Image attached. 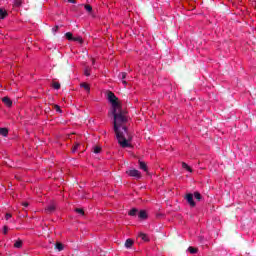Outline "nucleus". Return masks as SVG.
<instances>
[{
  "label": "nucleus",
  "instance_id": "nucleus-1",
  "mask_svg": "<svg viewBox=\"0 0 256 256\" xmlns=\"http://www.w3.org/2000/svg\"><path fill=\"white\" fill-rule=\"evenodd\" d=\"M108 101L112 105L111 114L114 117V133H116V139L123 149L131 147V143H129L131 136L127 131V126H125L129 121V117L127 113L121 110L119 99L113 92H108Z\"/></svg>",
  "mask_w": 256,
  "mask_h": 256
},
{
  "label": "nucleus",
  "instance_id": "nucleus-2",
  "mask_svg": "<svg viewBox=\"0 0 256 256\" xmlns=\"http://www.w3.org/2000/svg\"><path fill=\"white\" fill-rule=\"evenodd\" d=\"M127 175H129V177H135V179H141V172H139V170L137 169H131L126 171Z\"/></svg>",
  "mask_w": 256,
  "mask_h": 256
},
{
  "label": "nucleus",
  "instance_id": "nucleus-3",
  "mask_svg": "<svg viewBox=\"0 0 256 256\" xmlns=\"http://www.w3.org/2000/svg\"><path fill=\"white\" fill-rule=\"evenodd\" d=\"M186 201L190 207H195V201L193 200V194H187Z\"/></svg>",
  "mask_w": 256,
  "mask_h": 256
},
{
  "label": "nucleus",
  "instance_id": "nucleus-4",
  "mask_svg": "<svg viewBox=\"0 0 256 256\" xmlns=\"http://www.w3.org/2000/svg\"><path fill=\"white\" fill-rule=\"evenodd\" d=\"M2 101L4 102V105H6V107H11L13 105V101H11L10 97H3Z\"/></svg>",
  "mask_w": 256,
  "mask_h": 256
},
{
  "label": "nucleus",
  "instance_id": "nucleus-5",
  "mask_svg": "<svg viewBox=\"0 0 256 256\" xmlns=\"http://www.w3.org/2000/svg\"><path fill=\"white\" fill-rule=\"evenodd\" d=\"M119 79H121L123 85H127V81H125V79L127 78V73L126 72H122L119 74Z\"/></svg>",
  "mask_w": 256,
  "mask_h": 256
},
{
  "label": "nucleus",
  "instance_id": "nucleus-6",
  "mask_svg": "<svg viewBox=\"0 0 256 256\" xmlns=\"http://www.w3.org/2000/svg\"><path fill=\"white\" fill-rule=\"evenodd\" d=\"M53 211H55V204H51L45 209L46 213H53Z\"/></svg>",
  "mask_w": 256,
  "mask_h": 256
},
{
  "label": "nucleus",
  "instance_id": "nucleus-7",
  "mask_svg": "<svg viewBox=\"0 0 256 256\" xmlns=\"http://www.w3.org/2000/svg\"><path fill=\"white\" fill-rule=\"evenodd\" d=\"M138 217H139V219H146L147 218V212L145 210H141L138 213Z\"/></svg>",
  "mask_w": 256,
  "mask_h": 256
},
{
  "label": "nucleus",
  "instance_id": "nucleus-8",
  "mask_svg": "<svg viewBox=\"0 0 256 256\" xmlns=\"http://www.w3.org/2000/svg\"><path fill=\"white\" fill-rule=\"evenodd\" d=\"M8 134L9 130H7V128H0V135H2L3 137H7Z\"/></svg>",
  "mask_w": 256,
  "mask_h": 256
},
{
  "label": "nucleus",
  "instance_id": "nucleus-9",
  "mask_svg": "<svg viewBox=\"0 0 256 256\" xmlns=\"http://www.w3.org/2000/svg\"><path fill=\"white\" fill-rule=\"evenodd\" d=\"M182 169H186V171H189V173H193V169H191L185 162H182Z\"/></svg>",
  "mask_w": 256,
  "mask_h": 256
},
{
  "label": "nucleus",
  "instance_id": "nucleus-10",
  "mask_svg": "<svg viewBox=\"0 0 256 256\" xmlns=\"http://www.w3.org/2000/svg\"><path fill=\"white\" fill-rule=\"evenodd\" d=\"M188 251L189 253H191V255H195L196 253H199V249L193 248L192 246L188 247Z\"/></svg>",
  "mask_w": 256,
  "mask_h": 256
},
{
  "label": "nucleus",
  "instance_id": "nucleus-11",
  "mask_svg": "<svg viewBox=\"0 0 256 256\" xmlns=\"http://www.w3.org/2000/svg\"><path fill=\"white\" fill-rule=\"evenodd\" d=\"M125 247H126L127 249L133 247V240L127 239L126 242H125Z\"/></svg>",
  "mask_w": 256,
  "mask_h": 256
},
{
  "label": "nucleus",
  "instance_id": "nucleus-12",
  "mask_svg": "<svg viewBox=\"0 0 256 256\" xmlns=\"http://www.w3.org/2000/svg\"><path fill=\"white\" fill-rule=\"evenodd\" d=\"M14 247H15L16 249H21V247H23V241H21V240L16 241V242L14 243Z\"/></svg>",
  "mask_w": 256,
  "mask_h": 256
},
{
  "label": "nucleus",
  "instance_id": "nucleus-13",
  "mask_svg": "<svg viewBox=\"0 0 256 256\" xmlns=\"http://www.w3.org/2000/svg\"><path fill=\"white\" fill-rule=\"evenodd\" d=\"M139 167L142 171H147V164H145V162L139 161Z\"/></svg>",
  "mask_w": 256,
  "mask_h": 256
},
{
  "label": "nucleus",
  "instance_id": "nucleus-14",
  "mask_svg": "<svg viewBox=\"0 0 256 256\" xmlns=\"http://www.w3.org/2000/svg\"><path fill=\"white\" fill-rule=\"evenodd\" d=\"M139 210H137V208H133L132 210L129 211L128 215H130V217H135V215H137Z\"/></svg>",
  "mask_w": 256,
  "mask_h": 256
},
{
  "label": "nucleus",
  "instance_id": "nucleus-15",
  "mask_svg": "<svg viewBox=\"0 0 256 256\" xmlns=\"http://www.w3.org/2000/svg\"><path fill=\"white\" fill-rule=\"evenodd\" d=\"M138 237H140L142 241H149V237L147 236V234L139 233Z\"/></svg>",
  "mask_w": 256,
  "mask_h": 256
},
{
  "label": "nucleus",
  "instance_id": "nucleus-16",
  "mask_svg": "<svg viewBox=\"0 0 256 256\" xmlns=\"http://www.w3.org/2000/svg\"><path fill=\"white\" fill-rule=\"evenodd\" d=\"M5 17H7V11L0 8V19H5Z\"/></svg>",
  "mask_w": 256,
  "mask_h": 256
},
{
  "label": "nucleus",
  "instance_id": "nucleus-17",
  "mask_svg": "<svg viewBox=\"0 0 256 256\" xmlns=\"http://www.w3.org/2000/svg\"><path fill=\"white\" fill-rule=\"evenodd\" d=\"M84 75L86 77H89V75H91V68L89 66L85 67L84 69Z\"/></svg>",
  "mask_w": 256,
  "mask_h": 256
},
{
  "label": "nucleus",
  "instance_id": "nucleus-18",
  "mask_svg": "<svg viewBox=\"0 0 256 256\" xmlns=\"http://www.w3.org/2000/svg\"><path fill=\"white\" fill-rule=\"evenodd\" d=\"M80 87H83V89H85V91H87L88 93L89 91H91V87H89V84L82 83Z\"/></svg>",
  "mask_w": 256,
  "mask_h": 256
},
{
  "label": "nucleus",
  "instance_id": "nucleus-19",
  "mask_svg": "<svg viewBox=\"0 0 256 256\" xmlns=\"http://www.w3.org/2000/svg\"><path fill=\"white\" fill-rule=\"evenodd\" d=\"M65 37L68 39V41H73V33H71V32H67L66 34H65Z\"/></svg>",
  "mask_w": 256,
  "mask_h": 256
},
{
  "label": "nucleus",
  "instance_id": "nucleus-20",
  "mask_svg": "<svg viewBox=\"0 0 256 256\" xmlns=\"http://www.w3.org/2000/svg\"><path fill=\"white\" fill-rule=\"evenodd\" d=\"M22 3H23V0H14L15 7H21Z\"/></svg>",
  "mask_w": 256,
  "mask_h": 256
},
{
  "label": "nucleus",
  "instance_id": "nucleus-21",
  "mask_svg": "<svg viewBox=\"0 0 256 256\" xmlns=\"http://www.w3.org/2000/svg\"><path fill=\"white\" fill-rule=\"evenodd\" d=\"M72 41H77L78 43H83V38L81 36L74 37Z\"/></svg>",
  "mask_w": 256,
  "mask_h": 256
},
{
  "label": "nucleus",
  "instance_id": "nucleus-22",
  "mask_svg": "<svg viewBox=\"0 0 256 256\" xmlns=\"http://www.w3.org/2000/svg\"><path fill=\"white\" fill-rule=\"evenodd\" d=\"M194 198L197 199V201H201V193L195 192L194 193Z\"/></svg>",
  "mask_w": 256,
  "mask_h": 256
},
{
  "label": "nucleus",
  "instance_id": "nucleus-23",
  "mask_svg": "<svg viewBox=\"0 0 256 256\" xmlns=\"http://www.w3.org/2000/svg\"><path fill=\"white\" fill-rule=\"evenodd\" d=\"M52 85L55 89H61V84L59 82H54Z\"/></svg>",
  "mask_w": 256,
  "mask_h": 256
},
{
  "label": "nucleus",
  "instance_id": "nucleus-24",
  "mask_svg": "<svg viewBox=\"0 0 256 256\" xmlns=\"http://www.w3.org/2000/svg\"><path fill=\"white\" fill-rule=\"evenodd\" d=\"M56 249L59 251H63V245L61 243H56Z\"/></svg>",
  "mask_w": 256,
  "mask_h": 256
},
{
  "label": "nucleus",
  "instance_id": "nucleus-25",
  "mask_svg": "<svg viewBox=\"0 0 256 256\" xmlns=\"http://www.w3.org/2000/svg\"><path fill=\"white\" fill-rule=\"evenodd\" d=\"M85 9L86 11H88V13H91L93 11V7H91V5H85Z\"/></svg>",
  "mask_w": 256,
  "mask_h": 256
},
{
  "label": "nucleus",
  "instance_id": "nucleus-26",
  "mask_svg": "<svg viewBox=\"0 0 256 256\" xmlns=\"http://www.w3.org/2000/svg\"><path fill=\"white\" fill-rule=\"evenodd\" d=\"M80 145H81V144L76 143L75 146H74L73 149H72V153H75V152L77 151V149H79Z\"/></svg>",
  "mask_w": 256,
  "mask_h": 256
},
{
  "label": "nucleus",
  "instance_id": "nucleus-27",
  "mask_svg": "<svg viewBox=\"0 0 256 256\" xmlns=\"http://www.w3.org/2000/svg\"><path fill=\"white\" fill-rule=\"evenodd\" d=\"M54 109H55V111H57V113H62L61 107H59V105L55 104Z\"/></svg>",
  "mask_w": 256,
  "mask_h": 256
},
{
  "label": "nucleus",
  "instance_id": "nucleus-28",
  "mask_svg": "<svg viewBox=\"0 0 256 256\" xmlns=\"http://www.w3.org/2000/svg\"><path fill=\"white\" fill-rule=\"evenodd\" d=\"M94 153H101V147H99V146H95L94 147Z\"/></svg>",
  "mask_w": 256,
  "mask_h": 256
},
{
  "label": "nucleus",
  "instance_id": "nucleus-29",
  "mask_svg": "<svg viewBox=\"0 0 256 256\" xmlns=\"http://www.w3.org/2000/svg\"><path fill=\"white\" fill-rule=\"evenodd\" d=\"M76 213H79V215H84V211H83V209H81V208H77L76 210Z\"/></svg>",
  "mask_w": 256,
  "mask_h": 256
},
{
  "label": "nucleus",
  "instance_id": "nucleus-30",
  "mask_svg": "<svg viewBox=\"0 0 256 256\" xmlns=\"http://www.w3.org/2000/svg\"><path fill=\"white\" fill-rule=\"evenodd\" d=\"M52 31H53V33H57V31H59V26H54L52 28Z\"/></svg>",
  "mask_w": 256,
  "mask_h": 256
},
{
  "label": "nucleus",
  "instance_id": "nucleus-31",
  "mask_svg": "<svg viewBox=\"0 0 256 256\" xmlns=\"http://www.w3.org/2000/svg\"><path fill=\"white\" fill-rule=\"evenodd\" d=\"M5 219H6V221H9V219H11V214H10V213H7V214L5 215Z\"/></svg>",
  "mask_w": 256,
  "mask_h": 256
},
{
  "label": "nucleus",
  "instance_id": "nucleus-32",
  "mask_svg": "<svg viewBox=\"0 0 256 256\" xmlns=\"http://www.w3.org/2000/svg\"><path fill=\"white\" fill-rule=\"evenodd\" d=\"M9 228H7V226H4V234L7 235V231Z\"/></svg>",
  "mask_w": 256,
  "mask_h": 256
},
{
  "label": "nucleus",
  "instance_id": "nucleus-33",
  "mask_svg": "<svg viewBox=\"0 0 256 256\" xmlns=\"http://www.w3.org/2000/svg\"><path fill=\"white\" fill-rule=\"evenodd\" d=\"M22 205H23V207H29V203H27V202H24Z\"/></svg>",
  "mask_w": 256,
  "mask_h": 256
},
{
  "label": "nucleus",
  "instance_id": "nucleus-34",
  "mask_svg": "<svg viewBox=\"0 0 256 256\" xmlns=\"http://www.w3.org/2000/svg\"><path fill=\"white\" fill-rule=\"evenodd\" d=\"M68 3H75V0H67Z\"/></svg>",
  "mask_w": 256,
  "mask_h": 256
}]
</instances>
